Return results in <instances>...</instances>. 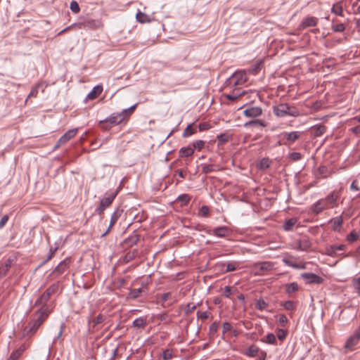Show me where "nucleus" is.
<instances>
[{"instance_id": "f257e3e1", "label": "nucleus", "mask_w": 360, "mask_h": 360, "mask_svg": "<svg viewBox=\"0 0 360 360\" xmlns=\"http://www.w3.org/2000/svg\"><path fill=\"white\" fill-rule=\"evenodd\" d=\"M340 191H333L326 198L319 199L311 206L312 212L319 214L324 210L338 207L337 201L340 198Z\"/></svg>"}, {"instance_id": "f03ea898", "label": "nucleus", "mask_w": 360, "mask_h": 360, "mask_svg": "<svg viewBox=\"0 0 360 360\" xmlns=\"http://www.w3.org/2000/svg\"><path fill=\"white\" fill-rule=\"evenodd\" d=\"M263 113V110L259 106H251L248 105L243 110V115L245 117L252 119L250 121L246 122L244 124L245 127H265L267 126V123L262 120L257 119L261 116Z\"/></svg>"}, {"instance_id": "7ed1b4c3", "label": "nucleus", "mask_w": 360, "mask_h": 360, "mask_svg": "<svg viewBox=\"0 0 360 360\" xmlns=\"http://www.w3.org/2000/svg\"><path fill=\"white\" fill-rule=\"evenodd\" d=\"M50 311H46L45 307L39 308L34 314V317L25 328V333L27 335H32L36 333L40 326L44 322L50 314Z\"/></svg>"}, {"instance_id": "20e7f679", "label": "nucleus", "mask_w": 360, "mask_h": 360, "mask_svg": "<svg viewBox=\"0 0 360 360\" xmlns=\"http://www.w3.org/2000/svg\"><path fill=\"white\" fill-rule=\"evenodd\" d=\"M274 113L279 117L286 116L298 117L300 115V110L295 106L285 103L274 106Z\"/></svg>"}, {"instance_id": "39448f33", "label": "nucleus", "mask_w": 360, "mask_h": 360, "mask_svg": "<svg viewBox=\"0 0 360 360\" xmlns=\"http://www.w3.org/2000/svg\"><path fill=\"white\" fill-rule=\"evenodd\" d=\"M125 120L123 117L121 112L118 113H112L107 118L99 121L101 128L105 131L110 130L112 127L122 123Z\"/></svg>"}, {"instance_id": "423d86ee", "label": "nucleus", "mask_w": 360, "mask_h": 360, "mask_svg": "<svg viewBox=\"0 0 360 360\" xmlns=\"http://www.w3.org/2000/svg\"><path fill=\"white\" fill-rule=\"evenodd\" d=\"M119 191L116 190L115 191H112L110 193H107V196L101 199L98 207L96 209L95 212L99 215H102L104 213V211L106 208L109 207L117 195L118 194Z\"/></svg>"}, {"instance_id": "0eeeda50", "label": "nucleus", "mask_w": 360, "mask_h": 360, "mask_svg": "<svg viewBox=\"0 0 360 360\" xmlns=\"http://www.w3.org/2000/svg\"><path fill=\"white\" fill-rule=\"evenodd\" d=\"M247 81L246 72L245 70L234 72L225 82L226 86L233 87L244 84Z\"/></svg>"}, {"instance_id": "6e6552de", "label": "nucleus", "mask_w": 360, "mask_h": 360, "mask_svg": "<svg viewBox=\"0 0 360 360\" xmlns=\"http://www.w3.org/2000/svg\"><path fill=\"white\" fill-rule=\"evenodd\" d=\"M282 262L288 266L292 267L295 269H306V262L299 260L298 257H296L288 253L285 254L282 259Z\"/></svg>"}, {"instance_id": "1a4fd4ad", "label": "nucleus", "mask_w": 360, "mask_h": 360, "mask_svg": "<svg viewBox=\"0 0 360 360\" xmlns=\"http://www.w3.org/2000/svg\"><path fill=\"white\" fill-rule=\"evenodd\" d=\"M253 267L256 271L255 275L261 276L265 271H270L274 267V264L270 261L259 262L254 264Z\"/></svg>"}, {"instance_id": "9d476101", "label": "nucleus", "mask_w": 360, "mask_h": 360, "mask_svg": "<svg viewBox=\"0 0 360 360\" xmlns=\"http://www.w3.org/2000/svg\"><path fill=\"white\" fill-rule=\"evenodd\" d=\"M102 26L101 21L96 19H85L77 23V27L79 29L86 28L94 30Z\"/></svg>"}, {"instance_id": "9b49d317", "label": "nucleus", "mask_w": 360, "mask_h": 360, "mask_svg": "<svg viewBox=\"0 0 360 360\" xmlns=\"http://www.w3.org/2000/svg\"><path fill=\"white\" fill-rule=\"evenodd\" d=\"M301 131L283 132L281 134L283 144L285 146L291 145L295 143L302 135Z\"/></svg>"}, {"instance_id": "f8f14e48", "label": "nucleus", "mask_w": 360, "mask_h": 360, "mask_svg": "<svg viewBox=\"0 0 360 360\" xmlns=\"http://www.w3.org/2000/svg\"><path fill=\"white\" fill-rule=\"evenodd\" d=\"M311 246V243L308 237L304 236L296 241L292 245V248L297 251H307Z\"/></svg>"}, {"instance_id": "ddd939ff", "label": "nucleus", "mask_w": 360, "mask_h": 360, "mask_svg": "<svg viewBox=\"0 0 360 360\" xmlns=\"http://www.w3.org/2000/svg\"><path fill=\"white\" fill-rule=\"evenodd\" d=\"M300 276L307 284H321L323 282V278L322 277L314 273H303Z\"/></svg>"}, {"instance_id": "4468645a", "label": "nucleus", "mask_w": 360, "mask_h": 360, "mask_svg": "<svg viewBox=\"0 0 360 360\" xmlns=\"http://www.w3.org/2000/svg\"><path fill=\"white\" fill-rule=\"evenodd\" d=\"M70 264V259L66 258L61 261L58 265L54 269L52 274H56L57 276L63 274L69 267Z\"/></svg>"}, {"instance_id": "2eb2a0df", "label": "nucleus", "mask_w": 360, "mask_h": 360, "mask_svg": "<svg viewBox=\"0 0 360 360\" xmlns=\"http://www.w3.org/2000/svg\"><path fill=\"white\" fill-rule=\"evenodd\" d=\"M231 232V229L229 227L224 226L213 229L211 234L219 238H224L228 236Z\"/></svg>"}, {"instance_id": "dca6fc26", "label": "nucleus", "mask_w": 360, "mask_h": 360, "mask_svg": "<svg viewBox=\"0 0 360 360\" xmlns=\"http://www.w3.org/2000/svg\"><path fill=\"white\" fill-rule=\"evenodd\" d=\"M103 89L102 85H97L94 86L92 90L87 94L85 101L87 100H94L98 98L102 93Z\"/></svg>"}, {"instance_id": "f3484780", "label": "nucleus", "mask_w": 360, "mask_h": 360, "mask_svg": "<svg viewBox=\"0 0 360 360\" xmlns=\"http://www.w3.org/2000/svg\"><path fill=\"white\" fill-rule=\"evenodd\" d=\"M359 341L360 339L356 336V335L353 334L347 340L344 347L347 350H353L355 345H356Z\"/></svg>"}, {"instance_id": "a211bd4d", "label": "nucleus", "mask_w": 360, "mask_h": 360, "mask_svg": "<svg viewBox=\"0 0 360 360\" xmlns=\"http://www.w3.org/2000/svg\"><path fill=\"white\" fill-rule=\"evenodd\" d=\"M318 20L315 17L308 16L305 18L301 22L300 27L302 29H305L308 27H314L317 25Z\"/></svg>"}, {"instance_id": "6ab92c4d", "label": "nucleus", "mask_w": 360, "mask_h": 360, "mask_svg": "<svg viewBox=\"0 0 360 360\" xmlns=\"http://www.w3.org/2000/svg\"><path fill=\"white\" fill-rule=\"evenodd\" d=\"M77 132V129H72L68 130L65 132L60 139H59V144H64L70 139L73 138Z\"/></svg>"}, {"instance_id": "aec40b11", "label": "nucleus", "mask_w": 360, "mask_h": 360, "mask_svg": "<svg viewBox=\"0 0 360 360\" xmlns=\"http://www.w3.org/2000/svg\"><path fill=\"white\" fill-rule=\"evenodd\" d=\"M326 131V127L323 124L314 125L311 128V134L315 137L323 135Z\"/></svg>"}, {"instance_id": "412c9836", "label": "nucleus", "mask_w": 360, "mask_h": 360, "mask_svg": "<svg viewBox=\"0 0 360 360\" xmlns=\"http://www.w3.org/2000/svg\"><path fill=\"white\" fill-rule=\"evenodd\" d=\"M50 297L49 295H46L44 292L35 301V306H41L40 308H44L45 307L46 311H49L48 305L46 302L49 301Z\"/></svg>"}, {"instance_id": "4be33fe9", "label": "nucleus", "mask_w": 360, "mask_h": 360, "mask_svg": "<svg viewBox=\"0 0 360 360\" xmlns=\"http://www.w3.org/2000/svg\"><path fill=\"white\" fill-rule=\"evenodd\" d=\"M120 215L121 214H120L119 210H115L112 214L109 226H108V229L106 230V231L102 234V236H101L102 237L105 236L108 234V233L110 231V229L116 224V222L117 221Z\"/></svg>"}, {"instance_id": "5701e85b", "label": "nucleus", "mask_w": 360, "mask_h": 360, "mask_svg": "<svg viewBox=\"0 0 360 360\" xmlns=\"http://www.w3.org/2000/svg\"><path fill=\"white\" fill-rule=\"evenodd\" d=\"M330 223L332 224L333 230L339 232L343 224L342 217L340 216L333 218L330 219Z\"/></svg>"}, {"instance_id": "b1692460", "label": "nucleus", "mask_w": 360, "mask_h": 360, "mask_svg": "<svg viewBox=\"0 0 360 360\" xmlns=\"http://www.w3.org/2000/svg\"><path fill=\"white\" fill-rule=\"evenodd\" d=\"M105 319L104 315L99 314L96 317L88 321L90 328L94 330L98 324L103 323Z\"/></svg>"}, {"instance_id": "393cba45", "label": "nucleus", "mask_w": 360, "mask_h": 360, "mask_svg": "<svg viewBox=\"0 0 360 360\" xmlns=\"http://www.w3.org/2000/svg\"><path fill=\"white\" fill-rule=\"evenodd\" d=\"M300 287L296 282H292L285 285V292L290 296L292 293L297 292Z\"/></svg>"}, {"instance_id": "a878e982", "label": "nucleus", "mask_w": 360, "mask_h": 360, "mask_svg": "<svg viewBox=\"0 0 360 360\" xmlns=\"http://www.w3.org/2000/svg\"><path fill=\"white\" fill-rule=\"evenodd\" d=\"M280 305L282 306L287 311H295L297 309L296 302L292 300L281 302L280 303Z\"/></svg>"}, {"instance_id": "bb28decb", "label": "nucleus", "mask_w": 360, "mask_h": 360, "mask_svg": "<svg viewBox=\"0 0 360 360\" xmlns=\"http://www.w3.org/2000/svg\"><path fill=\"white\" fill-rule=\"evenodd\" d=\"M147 325V320L145 317H139L136 319L133 323L132 326L136 328H144Z\"/></svg>"}, {"instance_id": "cd10ccee", "label": "nucleus", "mask_w": 360, "mask_h": 360, "mask_svg": "<svg viewBox=\"0 0 360 360\" xmlns=\"http://www.w3.org/2000/svg\"><path fill=\"white\" fill-rule=\"evenodd\" d=\"M259 352L260 349L257 346L253 345L249 347L244 354L247 356L255 357L259 354Z\"/></svg>"}, {"instance_id": "c85d7f7f", "label": "nucleus", "mask_w": 360, "mask_h": 360, "mask_svg": "<svg viewBox=\"0 0 360 360\" xmlns=\"http://www.w3.org/2000/svg\"><path fill=\"white\" fill-rule=\"evenodd\" d=\"M297 221L298 220L297 218H290L283 224V228L286 231H292Z\"/></svg>"}, {"instance_id": "c756f323", "label": "nucleus", "mask_w": 360, "mask_h": 360, "mask_svg": "<svg viewBox=\"0 0 360 360\" xmlns=\"http://www.w3.org/2000/svg\"><path fill=\"white\" fill-rule=\"evenodd\" d=\"M194 153L193 147H183L179 150V155L181 158H187L191 156Z\"/></svg>"}, {"instance_id": "7c9ffc66", "label": "nucleus", "mask_w": 360, "mask_h": 360, "mask_svg": "<svg viewBox=\"0 0 360 360\" xmlns=\"http://www.w3.org/2000/svg\"><path fill=\"white\" fill-rule=\"evenodd\" d=\"M201 167H202V172L205 174H207L210 172L217 171V170L220 169L219 168H218V167L217 165H212V164H210V165L202 164L201 165Z\"/></svg>"}, {"instance_id": "2f4dec72", "label": "nucleus", "mask_w": 360, "mask_h": 360, "mask_svg": "<svg viewBox=\"0 0 360 360\" xmlns=\"http://www.w3.org/2000/svg\"><path fill=\"white\" fill-rule=\"evenodd\" d=\"M197 132V127H194L192 124H188L187 127L184 129L182 136L183 137H188Z\"/></svg>"}, {"instance_id": "473e14b6", "label": "nucleus", "mask_w": 360, "mask_h": 360, "mask_svg": "<svg viewBox=\"0 0 360 360\" xmlns=\"http://www.w3.org/2000/svg\"><path fill=\"white\" fill-rule=\"evenodd\" d=\"M13 259L8 258L4 265H2L1 267H0V273L2 274L4 276L6 275L8 269L11 267L13 264Z\"/></svg>"}, {"instance_id": "72a5a7b5", "label": "nucleus", "mask_w": 360, "mask_h": 360, "mask_svg": "<svg viewBox=\"0 0 360 360\" xmlns=\"http://www.w3.org/2000/svg\"><path fill=\"white\" fill-rule=\"evenodd\" d=\"M270 164L271 160L267 158H264L259 161L257 167L260 170H265L269 167Z\"/></svg>"}, {"instance_id": "f704fd0d", "label": "nucleus", "mask_w": 360, "mask_h": 360, "mask_svg": "<svg viewBox=\"0 0 360 360\" xmlns=\"http://www.w3.org/2000/svg\"><path fill=\"white\" fill-rule=\"evenodd\" d=\"M158 319L165 324H168L172 321V316L169 315L167 313H162L158 314Z\"/></svg>"}, {"instance_id": "c9c22d12", "label": "nucleus", "mask_w": 360, "mask_h": 360, "mask_svg": "<svg viewBox=\"0 0 360 360\" xmlns=\"http://www.w3.org/2000/svg\"><path fill=\"white\" fill-rule=\"evenodd\" d=\"M262 342L271 344V345H276V335L273 333H268L263 340H262Z\"/></svg>"}, {"instance_id": "e433bc0d", "label": "nucleus", "mask_w": 360, "mask_h": 360, "mask_svg": "<svg viewBox=\"0 0 360 360\" xmlns=\"http://www.w3.org/2000/svg\"><path fill=\"white\" fill-rule=\"evenodd\" d=\"M331 12L336 15L342 16L343 14L342 6L340 3L334 4L331 8Z\"/></svg>"}, {"instance_id": "4c0bfd02", "label": "nucleus", "mask_w": 360, "mask_h": 360, "mask_svg": "<svg viewBox=\"0 0 360 360\" xmlns=\"http://www.w3.org/2000/svg\"><path fill=\"white\" fill-rule=\"evenodd\" d=\"M190 200L191 197L188 194H181L176 198V201L181 202V206L186 205Z\"/></svg>"}, {"instance_id": "58836bf2", "label": "nucleus", "mask_w": 360, "mask_h": 360, "mask_svg": "<svg viewBox=\"0 0 360 360\" xmlns=\"http://www.w3.org/2000/svg\"><path fill=\"white\" fill-rule=\"evenodd\" d=\"M137 106V104H135L130 108L127 109H124L122 111H121L122 115H123V117L124 120H128L131 113L134 112V110L136 109Z\"/></svg>"}, {"instance_id": "ea45409f", "label": "nucleus", "mask_w": 360, "mask_h": 360, "mask_svg": "<svg viewBox=\"0 0 360 360\" xmlns=\"http://www.w3.org/2000/svg\"><path fill=\"white\" fill-rule=\"evenodd\" d=\"M136 18L137 21L141 23H146L150 21L149 17L146 14L141 12H138L136 13Z\"/></svg>"}, {"instance_id": "a19ab883", "label": "nucleus", "mask_w": 360, "mask_h": 360, "mask_svg": "<svg viewBox=\"0 0 360 360\" xmlns=\"http://www.w3.org/2000/svg\"><path fill=\"white\" fill-rule=\"evenodd\" d=\"M269 306V304L263 299H259L257 300L255 307L259 311H263Z\"/></svg>"}, {"instance_id": "79ce46f5", "label": "nucleus", "mask_w": 360, "mask_h": 360, "mask_svg": "<svg viewBox=\"0 0 360 360\" xmlns=\"http://www.w3.org/2000/svg\"><path fill=\"white\" fill-rule=\"evenodd\" d=\"M58 286L59 285L58 283H53L46 290L44 293L51 297V296L58 290Z\"/></svg>"}, {"instance_id": "37998d69", "label": "nucleus", "mask_w": 360, "mask_h": 360, "mask_svg": "<svg viewBox=\"0 0 360 360\" xmlns=\"http://www.w3.org/2000/svg\"><path fill=\"white\" fill-rule=\"evenodd\" d=\"M262 63L261 62H257L252 65L249 69V72L252 75H257L261 70Z\"/></svg>"}, {"instance_id": "c03bdc74", "label": "nucleus", "mask_w": 360, "mask_h": 360, "mask_svg": "<svg viewBox=\"0 0 360 360\" xmlns=\"http://www.w3.org/2000/svg\"><path fill=\"white\" fill-rule=\"evenodd\" d=\"M24 348L22 347H20L18 349L13 351L10 356L9 360H17L22 354Z\"/></svg>"}, {"instance_id": "a18cd8bd", "label": "nucleus", "mask_w": 360, "mask_h": 360, "mask_svg": "<svg viewBox=\"0 0 360 360\" xmlns=\"http://www.w3.org/2000/svg\"><path fill=\"white\" fill-rule=\"evenodd\" d=\"M142 292L141 288H134L130 290L129 297L133 300L138 298Z\"/></svg>"}, {"instance_id": "49530a36", "label": "nucleus", "mask_w": 360, "mask_h": 360, "mask_svg": "<svg viewBox=\"0 0 360 360\" xmlns=\"http://www.w3.org/2000/svg\"><path fill=\"white\" fill-rule=\"evenodd\" d=\"M44 87V83L39 82L35 85V86L31 90L30 94L28 95L29 97H37L38 91L39 89Z\"/></svg>"}, {"instance_id": "de8ad7c7", "label": "nucleus", "mask_w": 360, "mask_h": 360, "mask_svg": "<svg viewBox=\"0 0 360 360\" xmlns=\"http://www.w3.org/2000/svg\"><path fill=\"white\" fill-rule=\"evenodd\" d=\"M210 212V208L207 205H203L199 210L198 215L201 217H207Z\"/></svg>"}, {"instance_id": "09e8293b", "label": "nucleus", "mask_w": 360, "mask_h": 360, "mask_svg": "<svg viewBox=\"0 0 360 360\" xmlns=\"http://www.w3.org/2000/svg\"><path fill=\"white\" fill-rule=\"evenodd\" d=\"M219 328V325L217 322L212 323L209 328V335L210 337H214L217 332Z\"/></svg>"}, {"instance_id": "8fccbe9b", "label": "nucleus", "mask_w": 360, "mask_h": 360, "mask_svg": "<svg viewBox=\"0 0 360 360\" xmlns=\"http://www.w3.org/2000/svg\"><path fill=\"white\" fill-rule=\"evenodd\" d=\"M173 351L171 349H166L162 352V357L163 360H169L173 357Z\"/></svg>"}, {"instance_id": "3c124183", "label": "nucleus", "mask_w": 360, "mask_h": 360, "mask_svg": "<svg viewBox=\"0 0 360 360\" xmlns=\"http://www.w3.org/2000/svg\"><path fill=\"white\" fill-rule=\"evenodd\" d=\"M359 238V234L354 231H352L349 235H347L346 240L349 243H354Z\"/></svg>"}, {"instance_id": "603ef678", "label": "nucleus", "mask_w": 360, "mask_h": 360, "mask_svg": "<svg viewBox=\"0 0 360 360\" xmlns=\"http://www.w3.org/2000/svg\"><path fill=\"white\" fill-rule=\"evenodd\" d=\"M326 254L331 257H335L338 255L336 250L335 246L334 245H330L326 248Z\"/></svg>"}, {"instance_id": "864d4df0", "label": "nucleus", "mask_w": 360, "mask_h": 360, "mask_svg": "<svg viewBox=\"0 0 360 360\" xmlns=\"http://www.w3.org/2000/svg\"><path fill=\"white\" fill-rule=\"evenodd\" d=\"M243 95V93H239V92H233L232 94H225L224 96L231 101H236V99H238L240 96Z\"/></svg>"}, {"instance_id": "5fc2aeb1", "label": "nucleus", "mask_w": 360, "mask_h": 360, "mask_svg": "<svg viewBox=\"0 0 360 360\" xmlns=\"http://www.w3.org/2000/svg\"><path fill=\"white\" fill-rule=\"evenodd\" d=\"M332 30L335 32H342L345 30V26L342 23H338V24H333L332 25Z\"/></svg>"}, {"instance_id": "6e6d98bb", "label": "nucleus", "mask_w": 360, "mask_h": 360, "mask_svg": "<svg viewBox=\"0 0 360 360\" xmlns=\"http://www.w3.org/2000/svg\"><path fill=\"white\" fill-rule=\"evenodd\" d=\"M205 142L202 140H198L193 143V148L201 150L205 146Z\"/></svg>"}, {"instance_id": "4d7b16f0", "label": "nucleus", "mask_w": 360, "mask_h": 360, "mask_svg": "<svg viewBox=\"0 0 360 360\" xmlns=\"http://www.w3.org/2000/svg\"><path fill=\"white\" fill-rule=\"evenodd\" d=\"M139 240V236L135 234V235H133V236H130L129 238H128L127 239V243H129L130 245H134L137 243Z\"/></svg>"}, {"instance_id": "13d9d810", "label": "nucleus", "mask_w": 360, "mask_h": 360, "mask_svg": "<svg viewBox=\"0 0 360 360\" xmlns=\"http://www.w3.org/2000/svg\"><path fill=\"white\" fill-rule=\"evenodd\" d=\"M276 336L280 340H283L287 336V331L283 329H277L276 330Z\"/></svg>"}, {"instance_id": "bf43d9fd", "label": "nucleus", "mask_w": 360, "mask_h": 360, "mask_svg": "<svg viewBox=\"0 0 360 360\" xmlns=\"http://www.w3.org/2000/svg\"><path fill=\"white\" fill-rule=\"evenodd\" d=\"M239 266V263L238 262H231L228 263L226 264V272L233 271L237 269V268Z\"/></svg>"}, {"instance_id": "052dcab7", "label": "nucleus", "mask_w": 360, "mask_h": 360, "mask_svg": "<svg viewBox=\"0 0 360 360\" xmlns=\"http://www.w3.org/2000/svg\"><path fill=\"white\" fill-rule=\"evenodd\" d=\"M70 8L75 13H77L80 11L79 6L76 1H71Z\"/></svg>"}, {"instance_id": "680f3d73", "label": "nucleus", "mask_w": 360, "mask_h": 360, "mask_svg": "<svg viewBox=\"0 0 360 360\" xmlns=\"http://www.w3.org/2000/svg\"><path fill=\"white\" fill-rule=\"evenodd\" d=\"M289 158L292 161H298L302 159V155L300 153L298 152H292L289 154Z\"/></svg>"}, {"instance_id": "e2e57ef3", "label": "nucleus", "mask_w": 360, "mask_h": 360, "mask_svg": "<svg viewBox=\"0 0 360 360\" xmlns=\"http://www.w3.org/2000/svg\"><path fill=\"white\" fill-rule=\"evenodd\" d=\"M353 286L359 296H360V276L353 280Z\"/></svg>"}, {"instance_id": "0e129e2a", "label": "nucleus", "mask_w": 360, "mask_h": 360, "mask_svg": "<svg viewBox=\"0 0 360 360\" xmlns=\"http://www.w3.org/2000/svg\"><path fill=\"white\" fill-rule=\"evenodd\" d=\"M278 323L281 326L285 327L288 323V319L285 314H281L278 319Z\"/></svg>"}, {"instance_id": "69168bd1", "label": "nucleus", "mask_w": 360, "mask_h": 360, "mask_svg": "<svg viewBox=\"0 0 360 360\" xmlns=\"http://www.w3.org/2000/svg\"><path fill=\"white\" fill-rule=\"evenodd\" d=\"M64 329H65V324L63 323H62L60 326V329H59L57 336L53 338V343L57 342V341L58 340H60V338L64 331Z\"/></svg>"}, {"instance_id": "338daca9", "label": "nucleus", "mask_w": 360, "mask_h": 360, "mask_svg": "<svg viewBox=\"0 0 360 360\" xmlns=\"http://www.w3.org/2000/svg\"><path fill=\"white\" fill-rule=\"evenodd\" d=\"M195 308H196V305L193 304L191 303L187 304L186 306V308H185V314L187 315L190 314L195 309Z\"/></svg>"}, {"instance_id": "774afa93", "label": "nucleus", "mask_w": 360, "mask_h": 360, "mask_svg": "<svg viewBox=\"0 0 360 360\" xmlns=\"http://www.w3.org/2000/svg\"><path fill=\"white\" fill-rule=\"evenodd\" d=\"M350 188H351V190L354 191H360V186H359V181L356 179L354 180L352 182L351 186H350Z\"/></svg>"}]
</instances>
